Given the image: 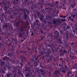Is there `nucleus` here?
Returning <instances> with one entry per match:
<instances>
[{
  "mask_svg": "<svg viewBox=\"0 0 77 77\" xmlns=\"http://www.w3.org/2000/svg\"><path fill=\"white\" fill-rule=\"evenodd\" d=\"M26 76H27H27H28V74H27L26 75Z\"/></svg>",
  "mask_w": 77,
  "mask_h": 77,
  "instance_id": "obj_57",
  "label": "nucleus"
},
{
  "mask_svg": "<svg viewBox=\"0 0 77 77\" xmlns=\"http://www.w3.org/2000/svg\"><path fill=\"white\" fill-rule=\"evenodd\" d=\"M47 51H44L43 53H45V54H47Z\"/></svg>",
  "mask_w": 77,
  "mask_h": 77,
  "instance_id": "obj_28",
  "label": "nucleus"
},
{
  "mask_svg": "<svg viewBox=\"0 0 77 77\" xmlns=\"http://www.w3.org/2000/svg\"><path fill=\"white\" fill-rule=\"evenodd\" d=\"M48 47H51V46L50 45H48Z\"/></svg>",
  "mask_w": 77,
  "mask_h": 77,
  "instance_id": "obj_44",
  "label": "nucleus"
},
{
  "mask_svg": "<svg viewBox=\"0 0 77 77\" xmlns=\"http://www.w3.org/2000/svg\"><path fill=\"white\" fill-rule=\"evenodd\" d=\"M70 75H71V72H69V71L68 72H67V75L68 76H70Z\"/></svg>",
  "mask_w": 77,
  "mask_h": 77,
  "instance_id": "obj_12",
  "label": "nucleus"
},
{
  "mask_svg": "<svg viewBox=\"0 0 77 77\" xmlns=\"http://www.w3.org/2000/svg\"><path fill=\"white\" fill-rule=\"evenodd\" d=\"M49 53H50V52L49 51H48V53H47V54H49Z\"/></svg>",
  "mask_w": 77,
  "mask_h": 77,
  "instance_id": "obj_46",
  "label": "nucleus"
},
{
  "mask_svg": "<svg viewBox=\"0 0 77 77\" xmlns=\"http://www.w3.org/2000/svg\"><path fill=\"white\" fill-rule=\"evenodd\" d=\"M57 40L60 41L61 40V39L60 38L57 39Z\"/></svg>",
  "mask_w": 77,
  "mask_h": 77,
  "instance_id": "obj_45",
  "label": "nucleus"
},
{
  "mask_svg": "<svg viewBox=\"0 0 77 77\" xmlns=\"http://www.w3.org/2000/svg\"><path fill=\"white\" fill-rule=\"evenodd\" d=\"M64 66H65V69H68V66H67L66 65H64Z\"/></svg>",
  "mask_w": 77,
  "mask_h": 77,
  "instance_id": "obj_25",
  "label": "nucleus"
},
{
  "mask_svg": "<svg viewBox=\"0 0 77 77\" xmlns=\"http://www.w3.org/2000/svg\"><path fill=\"white\" fill-rule=\"evenodd\" d=\"M57 14H59V11H58L57 12Z\"/></svg>",
  "mask_w": 77,
  "mask_h": 77,
  "instance_id": "obj_51",
  "label": "nucleus"
},
{
  "mask_svg": "<svg viewBox=\"0 0 77 77\" xmlns=\"http://www.w3.org/2000/svg\"><path fill=\"white\" fill-rule=\"evenodd\" d=\"M71 29V27L69 26H67V28H66V29H67L68 30H69Z\"/></svg>",
  "mask_w": 77,
  "mask_h": 77,
  "instance_id": "obj_14",
  "label": "nucleus"
},
{
  "mask_svg": "<svg viewBox=\"0 0 77 77\" xmlns=\"http://www.w3.org/2000/svg\"><path fill=\"white\" fill-rule=\"evenodd\" d=\"M76 0H72V2H74V3H75V2H76Z\"/></svg>",
  "mask_w": 77,
  "mask_h": 77,
  "instance_id": "obj_31",
  "label": "nucleus"
},
{
  "mask_svg": "<svg viewBox=\"0 0 77 77\" xmlns=\"http://www.w3.org/2000/svg\"><path fill=\"white\" fill-rule=\"evenodd\" d=\"M25 53H27V52H25Z\"/></svg>",
  "mask_w": 77,
  "mask_h": 77,
  "instance_id": "obj_63",
  "label": "nucleus"
},
{
  "mask_svg": "<svg viewBox=\"0 0 77 77\" xmlns=\"http://www.w3.org/2000/svg\"><path fill=\"white\" fill-rule=\"evenodd\" d=\"M62 20L63 21H66V20L65 19H64V20L62 19Z\"/></svg>",
  "mask_w": 77,
  "mask_h": 77,
  "instance_id": "obj_42",
  "label": "nucleus"
},
{
  "mask_svg": "<svg viewBox=\"0 0 77 77\" xmlns=\"http://www.w3.org/2000/svg\"><path fill=\"white\" fill-rule=\"evenodd\" d=\"M75 26L76 27V28H77V23H75Z\"/></svg>",
  "mask_w": 77,
  "mask_h": 77,
  "instance_id": "obj_27",
  "label": "nucleus"
},
{
  "mask_svg": "<svg viewBox=\"0 0 77 77\" xmlns=\"http://www.w3.org/2000/svg\"><path fill=\"white\" fill-rule=\"evenodd\" d=\"M7 11V10H6V9L5 10V11Z\"/></svg>",
  "mask_w": 77,
  "mask_h": 77,
  "instance_id": "obj_55",
  "label": "nucleus"
},
{
  "mask_svg": "<svg viewBox=\"0 0 77 77\" xmlns=\"http://www.w3.org/2000/svg\"><path fill=\"white\" fill-rule=\"evenodd\" d=\"M37 15L38 16H39V15H40V13L38 12L37 13Z\"/></svg>",
  "mask_w": 77,
  "mask_h": 77,
  "instance_id": "obj_41",
  "label": "nucleus"
},
{
  "mask_svg": "<svg viewBox=\"0 0 77 77\" xmlns=\"http://www.w3.org/2000/svg\"><path fill=\"white\" fill-rule=\"evenodd\" d=\"M35 25H38L40 23V22L39 21V20H37L35 21Z\"/></svg>",
  "mask_w": 77,
  "mask_h": 77,
  "instance_id": "obj_3",
  "label": "nucleus"
},
{
  "mask_svg": "<svg viewBox=\"0 0 77 77\" xmlns=\"http://www.w3.org/2000/svg\"><path fill=\"white\" fill-rule=\"evenodd\" d=\"M73 17H75V15H74Z\"/></svg>",
  "mask_w": 77,
  "mask_h": 77,
  "instance_id": "obj_64",
  "label": "nucleus"
},
{
  "mask_svg": "<svg viewBox=\"0 0 77 77\" xmlns=\"http://www.w3.org/2000/svg\"><path fill=\"white\" fill-rule=\"evenodd\" d=\"M72 60H74V56H72Z\"/></svg>",
  "mask_w": 77,
  "mask_h": 77,
  "instance_id": "obj_34",
  "label": "nucleus"
},
{
  "mask_svg": "<svg viewBox=\"0 0 77 77\" xmlns=\"http://www.w3.org/2000/svg\"><path fill=\"white\" fill-rule=\"evenodd\" d=\"M69 32H67L66 33V37L67 38H69V36H68V35H69Z\"/></svg>",
  "mask_w": 77,
  "mask_h": 77,
  "instance_id": "obj_9",
  "label": "nucleus"
},
{
  "mask_svg": "<svg viewBox=\"0 0 77 77\" xmlns=\"http://www.w3.org/2000/svg\"><path fill=\"white\" fill-rule=\"evenodd\" d=\"M60 24H61V23H62V22H60Z\"/></svg>",
  "mask_w": 77,
  "mask_h": 77,
  "instance_id": "obj_58",
  "label": "nucleus"
},
{
  "mask_svg": "<svg viewBox=\"0 0 77 77\" xmlns=\"http://www.w3.org/2000/svg\"><path fill=\"white\" fill-rule=\"evenodd\" d=\"M39 71H41V72H44V70H43V69H40Z\"/></svg>",
  "mask_w": 77,
  "mask_h": 77,
  "instance_id": "obj_22",
  "label": "nucleus"
},
{
  "mask_svg": "<svg viewBox=\"0 0 77 77\" xmlns=\"http://www.w3.org/2000/svg\"><path fill=\"white\" fill-rule=\"evenodd\" d=\"M48 50H49V51H50V49L49 48V49H48Z\"/></svg>",
  "mask_w": 77,
  "mask_h": 77,
  "instance_id": "obj_53",
  "label": "nucleus"
},
{
  "mask_svg": "<svg viewBox=\"0 0 77 77\" xmlns=\"http://www.w3.org/2000/svg\"><path fill=\"white\" fill-rule=\"evenodd\" d=\"M12 55V54L11 52H9L8 54V56H9L10 57H11V55Z\"/></svg>",
  "mask_w": 77,
  "mask_h": 77,
  "instance_id": "obj_13",
  "label": "nucleus"
},
{
  "mask_svg": "<svg viewBox=\"0 0 77 77\" xmlns=\"http://www.w3.org/2000/svg\"><path fill=\"white\" fill-rule=\"evenodd\" d=\"M48 17L49 18V19H50V20H51V19H52V17H51V16H49Z\"/></svg>",
  "mask_w": 77,
  "mask_h": 77,
  "instance_id": "obj_21",
  "label": "nucleus"
},
{
  "mask_svg": "<svg viewBox=\"0 0 77 77\" xmlns=\"http://www.w3.org/2000/svg\"><path fill=\"white\" fill-rule=\"evenodd\" d=\"M2 16H4V14H2Z\"/></svg>",
  "mask_w": 77,
  "mask_h": 77,
  "instance_id": "obj_52",
  "label": "nucleus"
},
{
  "mask_svg": "<svg viewBox=\"0 0 77 77\" xmlns=\"http://www.w3.org/2000/svg\"><path fill=\"white\" fill-rule=\"evenodd\" d=\"M60 60H61V61H62V62H63V61H62V58H60Z\"/></svg>",
  "mask_w": 77,
  "mask_h": 77,
  "instance_id": "obj_40",
  "label": "nucleus"
},
{
  "mask_svg": "<svg viewBox=\"0 0 77 77\" xmlns=\"http://www.w3.org/2000/svg\"><path fill=\"white\" fill-rule=\"evenodd\" d=\"M55 73L56 75H58L60 74V71L59 70H56L55 72Z\"/></svg>",
  "mask_w": 77,
  "mask_h": 77,
  "instance_id": "obj_5",
  "label": "nucleus"
},
{
  "mask_svg": "<svg viewBox=\"0 0 77 77\" xmlns=\"http://www.w3.org/2000/svg\"><path fill=\"white\" fill-rule=\"evenodd\" d=\"M31 35H32V36H33V33H32Z\"/></svg>",
  "mask_w": 77,
  "mask_h": 77,
  "instance_id": "obj_48",
  "label": "nucleus"
},
{
  "mask_svg": "<svg viewBox=\"0 0 77 77\" xmlns=\"http://www.w3.org/2000/svg\"><path fill=\"white\" fill-rule=\"evenodd\" d=\"M66 30V28H65V26H63V31H65Z\"/></svg>",
  "mask_w": 77,
  "mask_h": 77,
  "instance_id": "obj_17",
  "label": "nucleus"
},
{
  "mask_svg": "<svg viewBox=\"0 0 77 77\" xmlns=\"http://www.w3.org/2000/svg\"><path fill=\"white\" fill-rule=\"evenodd\" d=\"M11 74H7V77H10V75H11Z\"/></svg>",
  "mask_w": 77,
  "mask_h": 77,
  "instance_id": "obj_19",
  "label": "nucleus"
},
{
  "mask_svg": "<svg viewBox=\"0 0 77 77\" xmlns=\"http://www.w3.org/2000/svg\"><path fill=\"white\" fill-rule=\"evenodd\" d=\"M21 36H22V34L21 33H20L19 35V37H21Z\"/></svg>",
  "mask_w": 77,
  "mask_h": 77,
  "instance_id": "obj_32",
  "label": "nucleus"
},
{
  "mask_svg": "<svg viewBox=\"0 0 77 77\" xmlns=\"http://www.w3.org/2000/svg\"><path fill=\"white\" fill-rule=\"evenodd\" d=\"M76 77H77V74H76Z\"/></svg>",
  "mask_w": 77,
  "mask_h": 77,
  "instance_id": "obj_54",
  "label": "nucleus"
},
{
  "mask_svg": "<svg viewBox=\"0 0 77 77\" xmlns=\"http://www.w3.org/2000/svg\"><path fill=\"white\" fill-rule=\"evenodd\" d=\"M42 26H44V24L42 25Z\"/></svg>",
  "mask_w": 77,
  "mask_h": 77,
  "instance_id": "obj_60",
  "label": "nucleus"
},
{
  "mask_svg": "<svg viewBox=\"0 0 77 77\" xmlns=\"http://www.w3.org/2000/svg\"><path fill=\"white\" fill-rule=\"evenodd\" d=\"M59 21H58L57 19H56V20L54 21L53 22L54 24H57V23H59Z\"/></svg>",
  "mask_w": 77,
  "mask_h": 77,
  "instance_id": "obj_7",
  "label": "nucleus"
},
{
  "mask_svg": "<svg viewBox=\"0 0 77 77\" xmlns=\"http://www.w3.org/2000/svg\"><path fill=\"white\" fill-rule=\"evenodd\" d=\"M16 1H17V2H16L17 3H18V0H16Z\"/></svg>",
  "mask_w": 77,
  "mask_h": 77,
  "instance_id": "obj_47",
  "label": "nucleus"
},
{
  "mask_svg": "<svg viewBox=\"0 0 77 77\" xmlns=\"http://www.w3.org/2000/svg\"><path fill=\"white\" fill-rule=\"evenodd\" d=\"M59 75L58 76H60V77H61V76H62V74H61V73H60V74H59Z\"/></svg>",
  "mask_w": 77,
  "mask_h": 77,
  "instance_id": "obj_35",
  "label": "nucleus"
},
{
  "mask_svg": "<svg viewBox=\"0 0 77 77\" xmlns=\"http://www.w3.org/2000/svg\"><path fill=\"white\" fill-rule=\"evenodd\" d=\"M2 65V66H4L5 65V62H1V63Z\"/></svg>",
  "mask_w": 77,
  "mask_h": 77,
  "instance_id": "obj_10",
  "label": "nucleus"
},
{
  "mask_svg": "<svg viewBox=\"0 0 77 77\" xmlns=\"http://www.w3.org/2000/svg\"><path fill=\"white\" fill-rule=\"evenodd\" d=\"M60 71L62 73H64V74L66 73V72L65 71V68L64 67H62V68L60 69Z\"/></svg>",
  "mask_w": 77,
  "mask_h": 77,
  "instance_id": "obj_1",
  "label": "nucleus"
},
{
  "mask_svg": "<svg viewBox=\"0 0 77 77\" xmlns=\"http://www.w3.org/2000/svg\"><path fill=\"white\" fill-rule=\"evenodd\" d=\"M63 53H61L62 55L64 54V53H67V51H66L65 49L63 51Z\"/></svg>",
  "mask_w": 77,
  "mask_h": 77,
  "instance_id": "obj_6",
  "label": "nucleus"
},
{
  "mask_svg": "<svg viewBox=\"0 0 77 77\" xmlns=\"http://www.w3.org/2000/svg\"><path fill=\"white\" fill-rule=\"evenodd\" d=\"M65 46H66V47H67V48H69V45H66Z\"/></svg>",
  "mask_w": 77,
  "mask_h": 77,
  "instance_id": "obj_30",
  "label": "nucleus"
},
{
  "mask_svg": "<svg viewBox=\"0 0 77 77\" xmlns=\"http://www.w3.org/2000/svg\"><path fill=\"white\" fill-rule=\"evenodd\" d=\"M44 38V37H42V38L40 39V40H43V39Z\"/></svg>",
  "mask_w": 77,
  "mask_h": 77,
  "instance_id": "obj_37",
  "label": "nucleus"
},
{
  "mask_svg": "<svg viewBox=\"0 0 77 77\" xmlns=\"http://www.w3.org/2000/svg\"><path fill=\"white\" fill-rule=\"evenodd\" d=\"M25 70L26 71H28L29 70V68H28L26 67H25Z\"/></svg>",
  "mask_w": 77,
  "mask_h": 77,
  "instance_id": "obj_18",
  "label": "nucleus"
},
{
  "mask_svg": "<svg viewBox=\"0 0 77 77\" xmlns=\"http://www.w3.org/2000/svg\"><path fill=\"white\" fill-rule=\"evenodd\" d=\"M9 59V57H5L3 59V60H5L6 62H7L8 61V60Z\"/></svg>",
  "mask_w": 77,
  "mask_h": 77,
  "instance_id": "obj_4",
  "label": "nucleus"
},
{
  "mask_svg": "<svg viewBox=\"0 0 77 77\" xmlns=\"http://www.w3.org/2000/svg\"><path fill=\"white\" fill-rule=\"evenodd\" d=\"M20 10L21 11H22L23 12H25V10H24V8H20Z\"/></svg>",
  "mask_w": 77,
  "mask_h": 77,
  "instance_id": "obj_16",
  "label": "nucleus"
},
{
  "mask_svg": "<svg viewBox=\"0 0 77 77\" xmlns=\"http://www.w3.org/2000/svg\"><path fill=\"white\" fill-rule=\"evenodd\" d=\"M24 17L25 18V19L24 20H26V18H27V15H24Z\"/></svg>",
  "mask_w": 77,
  "mask_h": 77,
  "instance_id": "obj_15",
  "label": "nucleus"
},
{
  "mask_svg": "<svg viewBox=\"0 0 77 77\" xmlns=\"http://www.w3.org/2000/svg\"><path fill=\"white\" fill-rule=\"evenodd\" d=\"M60 33H61V34H62V31H60Z\"/></svg>",
  "mask_w": 77,
  "mask_h": 77,
  "instance_id": "obj_50",
  "label": "nucleus"
},
{
  "mask_svg": "<svg viewBox=\"0 0 77 77\" xmlns=\"http://www.w3.org/2000/svg\"><path fill=\"white\" fill-rule=\"evenodd\" d=\"M65 17H66V16H63V18H65Z\"/></svg>",
  "mask_w": 77,
  "mask_h": 77,
  "instance_id": "obj_38",
  "label": "nucleus"
},
{
  "mask_svg": "<svg viewBox=\"0 0 77 77\" xmlns=\"http://www.w3.org/2000/svg\"><path fill=\"white\" fill-rule=\"evenodd\" d=\"M67 65H69V64L68 63V64H67Z\"/></svg>",
  "mask_w": 77,
  "mask_h": 77,
  "instance_id": "obj_59",
  "label": "nucleus"
},
{
  "mask_svg": "<svg viewBox=\"0 0 77 77\" xmlns=\"http://www.w3.org/2000/svg\"><path fill=\"white\" fill-rule=\"evenodd\" d=\"M40 66L41 68H44V66H42V65H40Z\"/></svg>",
  "mask_w": 77,
  "mask_h": 77,
  "instance_id": "obj_23",
  "label": "nucleus"
},
{
  "mask_svg": "<svg viewBox=\"0 0 77 77\" xmlns=\"http://www.w3.org/2000/svg\"><path fill=\"white\" fill-rule=\"evenodd\" d=\"M45 74V73L42 72V76H44V75Z\"/></svg>",
  "mask_w": 77,
  "mask_h": 77,
  "instance_id": "obj_24",
  "label": "nucleus"
},
{
  "mask_svg": "<svg viewBox=\"0 0 77 77\" xmlns=\"http://www.w3.org/2000/svg\"><path fill=\"white\" fill-rule=\"evenodd\" d=\"M25 55L26 56L27 55V54H25Z\"/></svg>",
  "mask_w": 77,
  "mask_h": 77,
  "instance_id": "obj_61",
  "label": "nucleus"
},
{
  "mask_svg": "<svg viewBox=\"0 0 77 77\" xmlns=\"http://www.w3.org/2000/svg\"><path fill=\"white\" fill-rule=\"evenodd\" d=\"M71 16H70L69 18V20H70V19H71Z\"/></svg>",
  "mask_w": 77,
  "mask_h": 77,
  "instance_id": "obj_39",
  "label": "nucleus"
},
{
  "mask_svg": "<svg viewBox=\"0 0 77 77\" xmlns=\"http://www.w3.org/2000/svg\"><path fill=\"white\" fill-rule=\"evenodd\" d=\"M70 21H71L72 22H73V19L72 18H71V19H70Z\"/></svg>",
  "mask_w": 77,
  "mask_h": 77,
  "instance_id": "obj_36",
  "label": "nucleus"
},
{
  "mask_svg": "<svg viewBox=\"0 0 77 77\" xmlns=\"http://www.w3.org/2000/svg\"><path fill=\"white\" fill-rule=\"evenodd\" d=\"M20 24V22H18L16 23L17 26H18Z\"/></svg>",
  "mask_w": 77,
  "mask_h": 77,
  "instance_id": "obj_20",
  "label": "nucleus"
},
{
  "mask_svg": "<svg viewBox=\"0 0 77 77\" xmlns=\"http://www.w3.org/2000/svg\"><path fill=\"white\" fill-rule=\"evenodd\" d=\"M71 6L72 8V9H73V8H74V6L72 5H71Z\"/></svg>",
  "mask_w": 77,
  "mask_h": 77,
  "instance_id": "obj_29",
  "label": "nucleus"
},
{
  "mask_svg": "<svg viewBox=\"0 0 77 77\" xmlns=\"http://www.w3.org/2000/svg\"><path fill=\"white\" fill-rule=\"evenodd\" d=\"M66 26H67V24L66 23Z\"/></svg>",
  "mask_w": 77,
  "mask_h": 77,
  "instance_id": "obj_62",
  "label": "nucleus"
},
{
  "mask_svg": "<svg viewBox=\"0 0 77 77\" xmlns=\"http://www.w3.org/2000/svg\"><path fill=\"white\" fill-rule=\"evenodd\" d=\"M59 66L60 67V68H62V67H64L63 66H62V65H60V64H59Z\"/></svg>",
  "mask_w": 77,
  "mask_h": 77,
  "instance_id": "obj_26",
  "label": "nucleus"
},
{
  "mask_svg": "<svg viewBox=\"0 0 77 77\" xmlns=\"http://www.w3.org/2000/svg\"><path fill=\"white\" fill-rule=\"evenodd\" d=\"M60 18H63V16L60 15Z\"/></svg>",
  "mask_w": 77,
  "mask_h": 77,
  "instance_id": "obj_43",
  "label": "nucleus"
},
{
  "mask_svg": "<svg viewBox=\"0 0 77 77\" xmlns=\"http://www.w3.org/2000/svg\"><path fill=\"white\" fill-rule=\"evenodd\" d=\"M38 57H39V56H37L36 58V56L35 55L34 56V59L35 60H38Z\"/></svg>",
  "mask_w": 77,
  "mask_h": 77,
  "instance_id": "obj_11",
  "label": "nucleus"
},
{
  "mask_svg": "<svg viewBox=\"0 0 77 77\" xmlns=\"http://www.w3.org/2000/svg\"><path fill=\"white\" fill-rule=\"evenodd\" d=\"M71 44H72V45H73V43H71Z\"/></svg>",
  "mask_w": 77,
  "mask_h": 77,
  "instance_id": "obj_56",
  "label": "nucleus"
},
{
  "mask_svg": "<svg viewBox=\"0 0 77 77\" xmlns=\"http://www.w3.org/2000/svg\"><path fill=\"white\" fill-rule=\"evenodd\" d=\"M34 17H35V19H36V18L37 17V15H36V14H35L34 15Z\"/></svg>",
  "mask_w": 77,
  "mask_h": 77,
  "instance_id": "obj_33",
  "label": "nucleus"
},
{
  "mask_svg": "<svg viewBox=\"0 0 77 77\" xmlns=\"http://www.w3.org/2000/svg\"><path fill=\"white\" fill-rule=\"evenodd\" d=\"M77 65L76 64H74L73 66V69H76L77 68Z\"/></svg>",
  "mask_w": 77,
  "mask_h": 77,
  "instance_id": "obj_8",
  "label": "nucleus"
},
{
  "mask_svg": "<svg viewBox=\"0 0 77 77\" xmlns=\"http://www.w3.org/2000/svg\"><path fill=\"white\" fill-rule=\"evenodd\" d=\"M54 34L56 38H57L59 36V33L58 32V31H54Z\"/></svg>",
  "mask_w": 77,
  "mask_h": 77,
  "instance_id": "obj_2",
  "label": "nucleus"
},
{
  "mask_svg": "<svg viewBox=\"0 0 77 77\" xmlns=\"http://www.w3.org/2000/svg\"><path fill=\"white\" fill-rule=\"evenodd\" d=\"M72 31L73 33H74L75 32V30H72Z\"/></svg>",
  "mask_w": 77,
  "mask_h": 77,
  "instance_id": "obj_49",
  "label": "nucleus"
}]
</instances>
